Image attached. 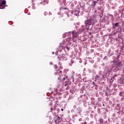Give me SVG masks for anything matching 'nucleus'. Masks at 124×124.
Returning a JSON list of instances; mask_svg holds the SVG:
<instances>
[{
    "instance_id": "1",
    "label": "nucleus",
    "mask_w": 124,
    "mask_h": 124,
    "mask_svg": "<svg viewBox=\"0 0 124 124\" xmlns=\"http://www.w3.org/2000/svg\"><path fill=\"white\" fill-rule=\"evenodd\" d=\"M96 19L95 18H91L88 19L85 21V27H87L88 26H91V25H94L96 23Z\"/></svg>"
},
{
    "instance_id": "2",
    "label": "nucleus",
    "mask_w": 124,
    "mask_h": 124,
    "mask_svg": "<svg viewBox=\"0 0 124 124\" xmlns=\"http://www.w3.org/2000/svg\"><path fill=\"white\" fill-rule=\"evenodd\" d=\"M114 65L118 66V67H121L122 66V63L120 60L115 61L114 62Z\"/></svg>"
},
{
    "instance_id": "3",
    "label": "nucleus",
    "mask_w": 124,
    "mask_h": 124,
    "mask_svg": "<svg viewBox=\"0 0 124 124\" xmlns=\"http://www.w3.org/2000/svg\"><path fill=\"white\" fill-rule=\"evenodd\" d=\"M5 4H6V1L4 0L2 1L1 3L0 4V9H3V8H4V7H5V6L4 5H5Z\"/></svg>"
},
{
    "instance_id": "4",
    "label": "nucleus",
    "mask_w": 124,
    "mask_h": 124,
    "mask_svg": "<svg viewBox=\"0 0 124 124\" xmlns=\"http://www.w3.org/2000/svg\"><path fill=\"white\" fill-rule=\"evenodd\" d=\"M62 122V118L60 116H58L57 118L55 120V123L56 124H59Z\"/></svg>"
},
{
    "instance_id": "5",
    "label": "nucleus",
    "mask_w": 124,
    "mask_h": 124,
    "mask_svg": "<svg viewBox=\"0 0 124 124\" xmlns=\"http://www.w3.org/2000/svg\"><path fill=\"white\" fill-rule=\"evenodd\" d=\"M72 34L73 38H75L76 37H77V36H78V33H77V32L76 31L72 32Z\"/></svg>"
},
{
    "instance_id": "6",
    "label": "nucleus",
    "mask_w": 124,
    "mask_h": 124,
    "mask_svg": "<svg viewBox=\"0 0 124 124\" xmlns=\"http://www.w3.org/2000/svg\"><path fill=\"white\" fill-rule=\"evenodd\" d=\"M62 71H60L59 72V75H60L59 77L58 78V80H62Z\"/></svg>"
},
{
    "instance_id": "7",
    "label": "nucleus",
    "mask_w": 124,
    "mask_h": 124,
    "mask_svg": "<svg viewBox=\"0 0 124 124\" xmlns=\"http://www.w3.org/2000/svg\"><path fill=\"white\" fill-rule=\"evenodd\" d=\"M97 3V1L94 0L93 1L92 3V6H93V7H94L95 6V5Z\"/></svg>"
},
{
    "instance_id": "8",
    "label": "nucleus",
    "mask_w": 124,
    "mask_h": 124,
    "mask_svg": "<svg viewBox=\"0 0 124 124\" xmlns=\"http://www.w3.org/2000/svg\"><path fill=\"white\" fill-rule=\"evenodd\" d=\"M77 110L78 113H79V114L82 112V108H78Z\"/></svg>"
},
{
    "instance_id": "9",
    "label": "nucleus",
    "mask_w": 124,
    "mask_h": 124,
    "mask_svg": "<svg viewBox=\"0 0 124 124\" xmlns=\"http://www.w3.org/2000/svg\"><path fill=\"white\" fill-rule=\"evenodd\" d=\"M74 14L76 16H78V15H79V11H75Z\"/></svg>"
},
{
    "instance_id": "10",
    "label": "nucleus",
    "mask_w": 124,
    "mask_h": 124,
    "mask_svg": "<svg viewBox=\"0 0 124 124\" xmlns=\"http://www.w3.org/2000/svg\"><path fill=\"white\" fill-rule=\"evenodd\" d=\"M99 123H100V124H103V123H104V122H103V120L102 119H100L99 120Z\"/></svg>"
},
{
    "instance_id": "11",
    "label": "nucleus",
    "mask_w": 124,
    "mask_h": 124,
    "mask_svg": "<svg viewBox=\"0 0 124 124\" xmlns=\"http://www.w3.org/2000/svg\"><path fill=\"white\" fill-rule=\"evenodd\" d=\"M66 79H68V78H67V77H63L62 79V81H65V80H66Z\"/></svg>"
},
{
    "instance_id": "12",
    "label": "nucleus",
    "mask_w": 124,
    "mask_h": 124,
    "mask_svg": "<svg viewBox=\"0 0 124 124\" xmlns=\"http://www.w3.org/2000/svg\"><path fill=\"white\" fill-rule=\"evenodd\" d=\"M120 84H124V78H122L120 79Z\"/></svg>"
},
{
    "instance_id": "13",
    "label": "nucleus",
    "mask_w": 124,
    "mask_h": 124,
    "mask_svg": "<svg viewBox=\"0 0 124 124\" xmlns=\"http://www.w3.org/2000/svg\"><path fill=\"white\" fill-rule=\"evenodd\" d=\"M95 79H96V80H98L99 79V76H96L95 77Z\"/></svg>"
},
{
    "instance_id": "14",
    "label": "nucleus",
    "mask_w": 124,
    "mask_h": 124,
    "mask_svg": "<svg viewBox=\"0 0 124 124\" xmlns=\"http://www.w3.org/2000/svg\"><path fill=\"white\" fill-rule=\"evenodd\" d=\"M103 16V12H102L101 15H100V18H102Z\"/></svg>"
},
{
    "instance_id": "15",
    "label": "nucleus",
    "mask_w": 124,
    "mask_h": 124,
    "mask_svg": "<svg viewBox=\"0 0 124 124\" xmlns=\"http://www.w3.org/2000/svg\"><path fill=\"white\" fill-rule=\"evenodd\" d=\"M67 82H68V81H65V85H64V86H65V87H66V86H67V85H68V84H67Z\"/></svg>"
},
{
    "instance_id": "16",
    "label": "nucleus",
    "mask_w": 124,
    "mask_h": 124,
    "mask_svg": "<svg viewBox=\"0 0 124 124\" xmlns=\"http://www.w3.org/2000/svg\"><path fill=\"white\" fill-rule=\"evenodd\" d=\"M119 95L120 96H123V92H120V93H119Z\"/></svg>"
},
{
    "instance_id": "17",
    "label": "nucleus",
    "mask_w": 124,
    "mask_h": 124,
    "mask_svg": "<svg viewBox=\"0 0 124 124\" xmlns=\"http://www.w3.org/2000/svg\"><path fill=\"white\" fill-rule=\"evenodd\" d=\"M118 26H119V23L118 22H117L115 24V27H118Z\"/></svg>"
},
{
    "instance_id": "18",
    "label": "nucleus",
    "mask_w": 124,
    "mask_h": 124,
    "mask_svg": "<svg viewBox=\"0 0 124 124\" xmlns=\"http://www.w3.org/2000/svg\"><path fill=\"white\" fill-rule=\"evenodd\" d=\"M58 75V70H56V72L55 73V75Z\"/></svg>"
},
{
    "instance_id": "19",
    "label": "nucleus",
    "mask_w": 124,
    "mask_h": 124,
    "mask_svg": "<svg viewBox=\"0 0 124 124\" xmlns=\"http://www.w3.org/2000/svg\"><path fill=\"white\" fill-rule=\"evenodd\" d=\"M66 49H67V50H69V47H68V46H66Z\"/></svg>"
},
{
    "instance_id": "20",
    "label": "nucleus",
    "mask_w": 124,
    "mask_h": 124,
    "mask_svg": "<svg viewBox=\"0 0 124 124\" xmlns=\"http://www.w3.org/2000/svg\"><path fill=\"white\" fill-rule=\"evenodd\" d=\"M62 9L67 10V8H62Z\"/></svg>"
},
{
    "instance_id": "21",
    "label": "nucleus",
    "mask_w": 124,
    "mask_h": 124,
    "mask_svg": "<svg viewBox=\"0 0 124 124\" xmlns=\"http://www.w3.org/2000/svg\"><path fill=\"white\" fill-rule=\"evenodd\" d=\"M117 107H120V104H117Z\"/></svg>"
},
{
    "instance_id": "22",
    "label": "nucleus",
    "mask_w": 124,
    "mask_h": 124,
    "mask_svg": "<svg viewBox=\"0 0 124 124\" xmlns=\"http://www.w3.org/2000/svg\"><path fill=\"white\" fill-rule=\"evenodd\" d=\"M53 111V108H51V111L52 112Z\"/></svg>"
},
{
    "instance_id": "23",
    "label": "nucleus",
    "mask_w": 124,
    "mask_h": 124,
    "mask_svg": "<svg viewBox=\"0 0 124 124\" xmlns=\"http://www.w3.org/2000/svg\"><path fill=\"white\" fill-rule=\"evenodd\" d=\"M92 85H94V82H92Z\"/></svg>"
},
{
    "instance_id": "24",
    "label": "nucleus",
    "mask_w": 124,
    "mask_h": 124,
    "mask_svg": "<svg viewBox=\"0 0 124 124\" xmlns=\"http://www.w3.org/2000/svg\"><path fill=\"white\" fill-rule=\"evenodd\" d=\"M84 124H87V122H85L84 123Z\"/></svg>"
},
{
    "instance_id": "25",
    "label": "nucleus",
    "mask_w": 124,
    "mask_h": 124,
    "mask_svg": "<svg viewBox=\"0 0 124 124\" xmlns=\"http://www.w3.org/2000/svg\"><path fill=\"white\" fill-rule=\"evenodd\" d=\"M61 110H62V111H63V109H62V108L61 109Z\"/></svg>"
},
{
    "instance_id": "26",
    "label": "nucleus",
    "mask_w": 124,
    "mask_h": 124,
    "mask_svg": "<svg viewBox=\"0 0 124 124\" xmlns=\"http://www.w3.org/2000/svg\"><path fill=\"white\" fill-rule=\"evenodd\" d=\"M101 10V8H99V10Z\"/></svg>"
},
{
    "instance_id": "27",
    "label": "nucleus",
    "mask_w": 124,
    "mask_h": 124,
    "mask_svg": "<svg viewBox=\"0 0 124 124\" xmlns=\"http://www.w3.org/2000/svg\"><path fill=\"white\" fill-rule=\"evenodd\" d=\"M118 70H120V69L119 68V67L118 68Z\"/></svg>"
},
{
    "instance_id": "28",
    "label": "nucleus",
    "mask_w": 124,
    "mask_h": 124,
    "mask_svg": "<svg viewBox=\"0 0 124 124\" xmlns=\"http://www.w3.org/2000/svg\"><path fill=\"white\" fill-rule=\"evenodd\" d=\"M68 38H70H70H71V37H70V38H69V37H68Z\"/></svg>"
},
{
    "instance_id": "29",
    "label": "nucleus",
    "mask_w": 124,
    "mask_h": 124,
    "mask_svg": "<svg viewBox=\"0 0 124 124\" xmlns=\"http://www.w3.org/2000/svg\"><path fill=\"white\" fill-rule=\"evenodd\" d=\"M105 106V105L104 104H103V106Z\"/></svg>"
},
{
    "instance_id": "30",
    "label": "nucleus",
    "mask_w": 124,
    "mask_h": 124,
    "mask_svg": "<svg viewBox=\"0 0 124 124\" xmlns=\"http://www.w3.org/2000/svg\"><path fill=\"white\" fill-rule=\"evenodd\" d=\"M69 34H70H70H69Z\"/></svg>"
}]
</instances>
